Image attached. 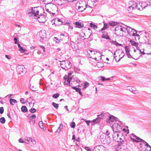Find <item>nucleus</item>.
I'll use <instances>...</instances> for the list:
<instances>
[{
  "mask_svg": "<svg viewBox=\"0 0 151 151\" xmlns=\"http://www.w3.org/2000/svg\"><path fill=\"white\" fill-rule=\"evenodd\" d=\"M61 63H60V65L61 67L63 69L65 70H68L70 68L71 66V64L70 62L67 60L63 61H59Z\"/></svg>",
  "mask_w": 151,
  "mask_h": 151,
  "instance_id": "f257e3e1",
  "label": "nucleus"
},
{
  "mask_svg": "<svg viewBox=\"0 0 151 151\" xmlns=\"http://www.w3.org/2000/svg\"><path fill=\"white\" fill-rule=\"evenodd\" d=\"M39 7H31V9L30 10V12H28V14H30L31 16H33L35 17H37V15H39V10L38 9Z\"/></svg>",
  "mask_w": 151,
  "mask_h": 151,
  "instance_id": "f03ea898",
  "label": "nucleus"
},
{
  "mask_svg": "<svg viewBox=\"0 0 151 151\" xmlns=\"http://www.w3.org/2000/svg\"><path fill=\"white\" fill-rule=\"evenodd\" d=\"M130 138L133 142H142L143 140V139H141L139 137L136 136L134 134H131L130 136Z\"/></svg>",
  "mask_w": 151,
  "mask_h": 151,
  "instance_id": "7ed1b4c3",
  "label": "nucleus"
},
{
  "mask_svg": "<svg viewBox=\"0 0 151 151\" xmlns=\"http://www.w3.org/2000/svg\"><path fill=\"white\" fill-rule=\"evenodd\" d=\"M17 72L19 74L23 75L26 72V69L23 65H19L16 68Z\"/></svg>",
  "mask_w": 151,
  "mask_h": 151,
  "instance_id": "20e7f679",
  "label": "nucleus"
},
{
  "mask_svg": "<svg viewBox=\"0 0 151 151\" xmlns=\"http://www.w3.org/2000/svg\"><path fill=\"white\" fill-rule=\"evenodd\" d=\"M39 35L41 38L40 41L42 43L45 40L46 38V32L45 30L41 31L39 32Z\"/></svg>",
  "mask_w": 151,
  "mask_h": 151,
  "instance_id": "39448f33",
  "label": "nucleus"
},
{
  "mask_svg": "<svg viewBox=\"0 0 151 151\" xmlns=\"http://www.w3.org/2000/svg\"><path fill=\"white\" fill-rule=\"evenodd\" d=\"M141 147H142L143 146H145V151H151V146L145 140H143L142 143H140Z\"/></svg>",
  "mask_w": 151,
  "mask_h": 151,
  "instance_id": "423d86ee",
  "label": "nucleus"
},
{
  "mask_svg": "<svg viewBox=\"0 0 151 151\" xmlns=\"http://www.w3.org/2000/svg\"><path fill=\"white\" fill-rule=\"evenodd\" d=\"M119 120L118 119L112 115H110L109 116L108 119H106V122L108 123H110L111 122H113L117 121Z\"/></svg>",
  "mask_w": 151,
  "mask_h": 151,
  "instance_id": "0eeeda50",
  "label": "nucleus"
},
{
  "mask_svg": "<svg viewBox=\"0 0 151 151\" xmlns=\"http://www.w3.org/2000/svg\"><path fill=\"white\" fill-rule=\"evenodd\" d=\"M126 26L127 27L126 28V29L127 30V31L128 34L130 36H134V32H137V31L134 29L132 28L129 26H128L127 25H126Z\"/></svg>",
  "mask_w": 151,
  "mask_h": 151,
  "instance_id": "6e6552de",
  "label": "nucleus"
},
{
  "mask_svg": "<svg viewBox=\"0 0 151 151\" xmlns=\"http://www.w3.org/2000/svg\"><path fill=\"white\" fill-rule=\"evenodd\" d=\"M39 16L37 17V20L40 23H45L47 20L46 17L43 14H40V15L39 14Z\"/></svg>",
  "mask_w": 151,
  "mask_h": 151,
  "instance_id": "1a4fd4ad",
  "label": "nucleus"
},
{
  "mask_svg": "<svg viewBox=\"0 0 151 151\" xmlns=\"http://www.w3.org/2000/svg\"><path fill=\"white\" fill-rule=\"evenodd\" d=\"M15 114L16 113L13 110L11 109L9 113L7 114V116L9 118L12 120Z\"/></svg>",
  "mask_w": 151,
  "mask_h": 151,
  "instance_id": "9d476101",
  "label": "nucleus"
},
{
  "mask_svg": "<svg viewBox=\"0 0 151 151\" xmlns=\"http://www.w3.org/2000/svg\"><path fill=\"white\" fill-rule=\"evenodd\" d=\"M64 80H65L64 83V84H67V85L70 86V82L72 80V78L71 77H69V76L67 77V78H66L64 76Z\"/></svg>",
  "mask_w": 151,
  "mask_h": 151,
  "instance_id": "9b49d317",
  "label": "nucleus"
},
{
  "mask_svg": "<svg viewBox=\"0 0 151 151\" xmlns=\"http://www.w3.org/2000/svg\"><path fill=\"white\" fill-rule=\"evenodd\" d=\"M101 37L103 38H104L109 40H110L111 39L108 35V33L106 32H103V34L101 36Z\"/></svg>",
  "mask_w": 151,
  "mask_h": 151,
  "instance_id": "f8f14e48",
  "label": "nucleus"
},
{
  "mask_svg": "<svg viewBox=\"0 0 151 151\" xmlns=\"http://www.w3.org/2000/svg\"><path fill=\"white\" fill-rule=\"evenodd\" d=\"M74 24L76 28H81L83 26V22L77 21Z\"/></svg>",
  "mask_w": 151,
  "mask_h": 151,
  "instance_id": "ddd939ff",
  "label": "nucleus"
},
{
  "mask_svg": "<svg viewBox=\"0 0 151 151\" xmlns=\"http://www.w3.org/2000/svg\"><path fill=\"white\" fill-rule=\"evenodd\" d=\"M71 88L75 90L76 91L78 92L79 94L83 96V94L82 92L81 91V89L78 88H77L76 86L73 87Z\"/></svg>",
  "mask_w": 151,
  "mask_h": 151,
  "instance_id": "4468645a",
  "label": "nucleus"
},
{
  "mask_svg": "<svg viewBox=\"0 0 151 151\" xmlns=\"http://www.w3.org/2000/svg\"><path fill=\"white\" fill-rule=\"evenodd\" d=\"M99 118H97L92 121L91 124L92 125H94L96 124L99 123Z\"/></svg>",
  "mask_w": 151,
  "mask_h": 151,
  "instance_id": "2eb2a0df",
  "label": "nucleus"
},
{
  "mask_svg": "<svg viewBox=\"0 0 151 151\" xmlns=\"http://www.w3.org/2000/svg\"><path fill=\"white\" fill-rule=\"evenodd\" d=\"M55 18H57L56 21L58 22V23L56 24V26H58L60 25H61L63 24V22L62 20L56 17Z\"/></svg>",
  "mask_w": 151,
  "mask_h": 151,
  "instance_id": "dca6fc26",
  "label": "nucleus"
},
{
  "mask_svg": "<svg viewBox=\"0 0 151 151\" xmlns=\"http://www.w3.org/2000/svg\"><path fill=\"white\" fill-rule=\"evenodd\" d=\"M17 45V46L19 49V50L21 52H24L26 51V50L23 48V47L21 46L20 45L19 43H18Z\"/></svg>",
  "mask_w": 151,
  "mask_h": 151,
  "instance_id": "f3484780",
  "label": "nucleus"
},
{
  "mask_svg": "<svg viewBox=\"0 0 151 151\" xmlns=\"http://www.w3.org/2000/svg\"><path fill=\"white\" fill-rule=\"evenodd\" d=\"M118 125L119 124L117 123H114L111 126V124L110 125V126L111 127L114 132V131H115L116 129L117 128Z\"/></svg>",
  "mask_w": 151,
  "mask_h": 151,
  "instance_id": "a211bd4d",
  "label": "nucleus"
},
{
  "mask_svg": "<svg viewBox=\"0 0 151 151\" xmlns=\"http://www.w3.org/2000/svg\"><path fill=\"white\" fill-rule=\"evenodd\" d=\"M119 23V22H115L114 21H111L109 22L108 23L112 27L116 26L117 25V24H118Z\"/></svg>",
  "mask_w": 151,
  "mask_h": 151,
  "instance_id": "6ab92c4d",
  "label": "nucleus"
},
{
  "mask_svg": "<svg viewBox=\"0 0 151 151\" xmlns=\"http://www.w3.org/2000/svg\"><path fill=\"white\" fill-rule=\"evenodd\" d=\"M140 3L141 4L142 7V10L144 9L146 7H147V6L148 4H147L145 2H140Z\"/></svg>",
  "mask_w": 151,
  "mask_h": 151,
  "instance_id": "aec40b11",
  "label": "nucleus"
},
{
  "mask_svg": "<svg viewBox=\"0 0 151 151\" xmlns=\"http://www.w3.org/2000/svg\"><path fill=\"white\" fill-rule=\"evenodd\" d=\"M122 131V127L119 124L117 128L116 129L114 132H120Z\"/></svg>",
  "mask_w": 151,
  "mask_h": 151,
  "instance_id": "412c9836",
  "label": "nucleus"
},
{
  "mask_svg": "<svg viewBox=\"0 0 151 151\" xmlns=\"http://www.w3.org/2000/svg\"><path fill=\"white\" fill-rule=\"evenodd\" d=\"M9 102L10 105H13L15 103L17 102V101L15 99H11L9 100Z\"/></svg>",
  "mask_w": 151,
  "mask_h": 151,
  "instance_id": "4be33fe9",
  "label": "nucleus"
},
{
  "mask_svg": "<svg viewBox=\"0 0 151 151\" xmlns=\"http://www.w3.org/2000/svg\"><path fill=\"white\" fill-rule=\"evenodd\" d=\"M140 4L139 2L137 3L136 8L138 10L141 11L142 10V8L141 7L142 6Z\"/></svg>",
  "mask_w": 151,
  "mask_h": 151,
  "instance_id": "5701e85b",
  "label": "nucleus"
},
{
  "mask_svg": "<svg viewBox=\"0 0 151 151\" xmlns=\"http://www.w3.org/2000/svg\"><path fill=\"white\" fill-rule=\"evenodd\" d=\"M21 110L24 113L28 111L27 109L26 106H22Z\"/></svg>",
  "mask_w": 151,
  "mask_h": 151,
  "instance_id": "b1692460",
  "label": "nucleus"
},
{
  "mask_svg": "<svg viewBox=\"0 0 151 151\" xmlns=\"http://www.w3.org/2000/svg\"><path fill=\"white\" fill-rule=\"evenodd\" d=\"M89 26L93 28L94 29H96L98 28L97 26L92 22H91L90 23Z\"/></svg>",
  "mask_w": 151,
  "mask_h": 151,
  "instance_id": "393cba45",
  "label": "nucleus"
},
{
  "mask_svg": "<svg viewBox=\"0 0 151 151\" xmlns=\"http://www.w3.org/2000/svg\"><path fill=\"white\" fill-rule=\"evenodd\" d=\"M44 3L46 4H50L53 1V0H41Z\"/></svg>",
  "mask_w": 151,
  "mask_h": 151,
  "instance_id": "a878e982",
  "label": "nucleus"
},
{
  "mask_svg": "<svg viewBox=\"0 0 151 151\" xmlns=\"http://www.w3.org/2000/svg\"><path fill=\"white\" fill-rule=\"evenodd\" d=\"M130 5H131L132 6L134 9L136 8L137 3L134 1H132L131 2Z\"/></svg>",
  "mask_w": 151,
  "mask_h": 151,
  "instance_id": "bb28decb",
  "label": "nucleus"
},
{
  "mask_svg": "<svg viewBox=\"0 0 151 151\" xmlns=\"http://www.w3.org/2000/svg\"><path fill=\"white\" fill-rule=\"evenodd\" d=\"M129 42L132 45L134 46L135 47H137V45L138 44V43L133 41L132 40H130Z\"/></svg>",
  "mask_w": 151,
  "mask_h": 151,
  "instance_id": "cd10ccee",
  "label": "nucleus"
},
{
  "mask_svg": "<svg viewBox=\"0 0 151 151\" xmlns=\"http://www.w3.org/2000/svg\"><path fill=\"white\" fill-rule=\"evenodd\" d=\"M99 151H105V148L102 145H99Z\"/></svg>",
  "mask_w": 151,
  "mask_h": 151,
  "instance_id": "c85d7f7f",
  "label": "nucleus"
},
{
  "mask_svg": "<svg viewBox=\"0 0 151 151\" xmlns=\"http://www.w3.org/2000/svg\"><path fill=\"white\" fill-rule=\"evenodd\" d=\"M114 132V133L112 134L113 140L115 141H117L116 137V132Z\"/></svg>",
  "mask_w": 151,
  "mask_h": 151,
  "instance_id": "c756f323",
  "label": "nucleus"
},
{
  "mask_svg": "<svg viewBox=\"0 0 151 151\" xmlns=\"http://www.w3.org/2000/svg\"><path fill=\"white\" fill-rule=\"evenodd\" d=\"M143 39L145 40L144 42L143 43H147L148 45H150V43H149V40H148V39H147V37L146 36H144L143 37Z\"/></svg>",
  "mask_w": 151,
  "mask_h": 151,
  "instance_id": "7c9ffc66",
  "label": "nucleus"
},
{
  "mask_svg": "<svg viewBox=\"0 0 151 151\" xmlns=\"http://www.w3.org/2000/svg\"><path fill=\"white\" fill-rule=\"evenodd\" d=\"M120 27H121V26H118L115 27V30H114L115 31V34L117 35H119V34L117 35V33H118V32H116L117 31H119V30H120Z\"/></svg>",
  "mask_w": 151,
  "mask_h": 151,
  "instance_id": "2f4dec72",
  "label": "nucleus"
},
{
  "mask_svg": "<svg viewBox=\"0 0 151 151\" xmlns=\"http://www.w3.org/2000/svg\"><path fill=\"white\" fill-rule=\"evenodd\" d=\"M96 65L99 68H102L104 66V64L102 62H97Z\"/></svg>",
  "mask_w": 151,
  "mask_h": 151,
  "instance_id": "473e14b6",
  "label": "nucleus"
},
{
  "mask_svg": "<svg viewBox=\"0 0 151 151\" xmlns=\"http://www.w3.org/2000/svg\"><path fill=\"white\" fill-rule=\"evenodd\" d=\"M111 42L113 44H114L116 46H119L122 45V44L118 43L116 41L112 40V41H111Z\"/></svg>",
  "mask_w": 151,
  "mask_h": 151,
  "instance_id": "72a5a7b5",
  "label": "nucleus"
},
{
  "mask_svg": "<svg viewBox=\"0 0 151 151\" xmlns=\"http://www.w3.org/2000/svg\"><path fill=\"white\" fill-rule=\"evenodd\" d=\"M111 143V140L109 139H105L103 141V143L104 144H109Z\"/></svg>",
  "mask_w": 151,
  "mask_h": 151,
  "instance_id": "f704fd0d",
  "label": "nucleus"
},
{
  "mask_svg": "<svg viewBox=\"0 0 151 151\" xmlns=\"http://www.w3.org/2000/svg\"><path fill=\"white\" fill-rule=\"evenodd\" d=\"M63 125L62 124H60V126L59 127L58 129L56 131V132L59 133L61 131V129L63 128Z\"/></svg>",
  "mask_w": 151,
  "mask_h": 151,
  "instance_id": "c9c22d12",
  "label": "nucleus"
},
{
  "mask_svg": "<svg viewBox=\"0 0 151 151\" xmlns=\"http://www.w3.org/2000/svg\"><path fill=\"white\" fill-rule=\"evenodd\" d=\"M75 45H76V43L73 42V43H71L70 45L71 47L72 48L73 50H76V47Z\"/></svg>",
  "mask_w": 151,
  "mask_h": 151,
  "instance_id": "e433bc0d",
  "label": "nucleus"
},
{
  "mask_svg": "<svg viewBox=\"0 0 151 151\" xmlns=\"http://www.w3.org/2000/svg\"><path fill=\"white\" fill-rule=\"evenodd\" d=\"M89 86V83L86 81H85L84 83V87L83 88V89L84 90L86 89Z\"/></svg>",
  "mask_w": 151,
  "mask_h": 151,
  "instance_id": "4c0bfd02",
  "label": "nucleus"
},
{
  "mask_svg": "<svg viewBox=\"0 0 151 151\" xmlns=\"http://www.w3.org/2000/svg\"><path fill=\"white\" fill-rule=\"evenodd\" d=\"M52 105L56 109H58V108L59 104L53 102L52 103Z\"/></svg>",
  "mask_w": 151,
  "mask_h": 151,
  "instance_id": "58836bf2",
  "label": "nucleus"
},
{
  "mask_svg": "<svg viewBox=\"0 0 151 151\" xmlns=\"http://www.w3.org/2000/svg\"><path fill=\"white\" fill-rule=\"evenodd\" d=\"M5 122L6 120L4 117H1L0 118V122L1 123L4 124L5 123Z\"/></svg>",
  "mask_w": 151,
  "mask_h": 151,
  "instance_id": "ea45409f",
  "label": "nucleus"
},
{
  "mask_svg": "<svg viewBox=\"0 0 151 151\" xmlns=\"http://www.w3.org/2000/svg\"><path fill=\"white\" fill-rule=\"evenodd\" d=\"M86 9V7L85 8H83V6H78V10H79L78 11L82 12L84 10Z\"/></svg>",
  "mask_w": 151,
  "mask_h": 151,
  "instance_id": "a19ab883",
  "label": "nucleus"
},
{
  "mask_svg": "<svg viewBox=\"0 0 151 151\" xmlns=\"http://www.w3.org/2000/svg\"><path fill=\"white\" fill-rule=\"evenodd\" d=\"M105 135H104V134H101L100 136V139L101 141V142H103V141L104 140L105 138Z\"/></svg>",
  "mask_w": 151,
  "mask_h": 151,
  "instance_id": "79ce46f5",
  "label": "nucleus"
},
{
  "mask_svg": "<svg viewBox=\"0 0 151 151\" xmlns=\"http://www.w3.org/2000/svg\"><path fill=\"white\" fill-rule=\"evenodd\" d=\"M56 19H57L55 18L51 21L52 25L55 24V26H56V24L58 23V22L56 21Z\"/></svg>",
  "mask_w": 151,
  "mask_h": 151,
  "instance_id": "37998d69",
  "label": "nucleus"
},
{
  "mask_svg": "<svg viewBox=\"0 0 151 151\" xmlns=\"http://www.w3.org/2000/svg\"><path fill=\"white\" fill-rule=\"evenodd\" d=\"M36 115L35 114H33L32 115L30 116L29 117V119H30L29 122H31V120L35 119L36 118Z\"/></svg>",
  "mask_w": 151,
  "mask_h": 151,
  "instance_id": "c03bdc74",
  "label": "nucleus"
},
{
  "mask_svg": "<svg viewBox=\"0 0 151 151\" xmlns=\"http://www.w3.org/2000/svg\"><path fill=\"white\" fill-rule=\"evenodd\" d=\"M105 114L104 113H101V114L97 116L98 117L97 118H99V122H100V119H102L103 116Z\"/></svg>",
  "mask_w": 151,
  "mask_h": 151,
  "instance_id": "a18cd8bd",
  "label": "nucleus"
},
{
  "mask_svg": "<svg viewBox=\"0 0 151 151\" xmlns=\"http://www.w3.org/2000/svg\"><path fill=\"white\" fill-rule=\"evenodd\" d=\"M60 94L58 93H56L53 94L52 96V97L54 99H57L59 97Z\"/></svg>",
  "mask_w": 151,
  "mask_h": 151,
  "instance_id": "49530a36",
  "label": "nucleus"
},
{
  "mask_svg": "<svg viewBox=\"0 0 151 151\" xmlns=\"http://www.w3.org/2000/svg\"><path fill=\"white\" fill-rule=\"evenodd\" d=\"M29 87L30 89L34 91H36V88H35L34 86H32L30 84L29 85Z\"/></svg>",
  "mask_w": 151,
  "mask_h": 151,
  "instance_id": "de8ad7c7",
  "label": "nucleus"
},
{
  "mask_svg": "<svg viewBox=\"0 0 151 151\" xmlns=\"http://www.w3.org/2000/svg\"><path fill=\"white\" fill-rule=\"evenodd\" d=\"M39 125L40 127L42 129H43L44 127V125L43 124V122L42 121H40L39 122Z\"/></svg>",
  "mask_w": 151,
  "mask_h": 151,
  "instance_id": "09e8293b",
  "label": "nucleus"
},
{
  "mask_svg": "<svg viewBox=\"0 0 151 151\" xmlns=\"http://www.w3.org/2000/svg\"><path fill=\"white\" fill-rule=\"evenodd\" d=\"M126 52H130V48L129 46H126L125 47Z\"/></svg>",
  "mask_w": 151,
  "mask_h": 151,
  "instance_id": "8fccbe9b",
  "label": "nucleus"
},
{
  "mask_svg": "<svg viewBox=\"0 0 151 151\" xmlns=\"http://www.w3.org/2000/svg\"><path fill=\"white\" fill-rule=\"evenodd\" d=\"M104 135H105V139H109L110 140H111V138L109 136V133H108L107 134H104Z\"/></svg>",
  "mask_w": 151,
  "mask_h": 151,
  "instance_id": "3c124183",
  "label": "nucleus"
},
{
  "mask_svg": "<svg viewBox=\"0 0 151 151\" xmlns=\"http://www.w3.org/2000/svg\"><path fill=\"white\" fill-rule=\"evenodd\" d=\"M70 125L72 128H74L75 127L76 124L74 122H72L71 123Z\"/></svg>",
  "mask_w": 151,
  "mask_h": 151,
  "instance_id": "603ef678",
  "label": "nucleus"
},
{
  "mask_svg": "<svg viewBox=\"0 0 151 151\" xmlns=\"http://www.w3.org/2000/svg\"><path fill=\"white\" fill-rule=\"evenodd\" d=\"M18 37H14V43L16 44H17L18 43H19L18 42Z\"/></svg>",
  "mask_w": 151,
  "mask_h": 151,
  "instance_id": "864d4df0",
  "label": "nucleus"
},
{
  "mask_svg": "<svg viewBox=\"0 0 151 151\" xmlns=\"http://www.w3.org/2000/svg\"><path fill=\"white\" fill-rule=\"evenodd\" d=\"M126 55H127L128 57L129 58H132L134 59H135V58H134L132 56L130 55L129 52H126Z\"/></svg>",
  "mask_w": 151,
  "mask_h": 151,
  "instance_id": "5fc2aeb1",
  "label": "nucleus"
},
{
  "mask_svg": "<svg viewBox=\"0 0 151 151\" xmlns=\"http://www.w3.org/2000/svg\"><path fill=\"white\" fill-rule=\"evenodd\" d=\"M36 110L34 108H32L29 110V111L31 113H34L36 112Z\"/></svg>",
  "mask_w": 151,
  "mask_h": 151,
  "instance_id": "6e6d98bb",
  "label": "nucleus"
},
{
  "mask_svg": "<svg viewBox=\"0 0 151 151\" xmlns=\"http://www.w3.org/2000/svg\"><path fill=\"white\" fill-rule=\"evenodd\" d=\"M99 145L95 146L93 149V151H99Z\"/></svg>",
  "mask_w": 151,
  "mask_h": 151,
  "instance_id": "4d7b16f0",
  "label": "nucleus"
},
{
  "mask_svg": "<svg viewBox=\"0 0 151 151\" xmlns=\"http://www.w3.org/2000/svg\"><path fill=\"white\" fill-rule=\"evenodd\" d=\"M134 8H133L132 6L131 5V6H129V7L128 8V11L130 12H132V10H133Z\"/></svg>",
  "mask_w": 151,
  "mask_h": 151,
  "instance_id": "13d9d810",
  "label": "nucleus"
},
{
  "mask_svg": "<svg viewBox=\"0 0 151 151\" xmlns=\"http://www.w3.org/2000/svg\"><path fill=\"white\" fill-rule=\"evenodd\" d=\"M104 27L106 29L109 28V24H108L104 22Z\"/></svg>",
  "mask_w": 151,
  "mask_h": 151,
  "instance_id": "bf43d9fd",
  "label": "nucleus"
},
{
  "mask_svg": "<svg viewBox=\"0 0 151 151\" xmlns=\"http://www.w3.org/2000/svg\"><path fill=\"white\" fill-rule=\"evenodd\" d=\"M20 101L22 104H25L26 103V100L23 98H21L20 100Z\"/></svg>",
  "mask_w": 151,
  "mask_h": 151,
  "instance_id": "052dcab7",
  "label": "nucleus"
},
{
  "mask_svg": "<svg viewBox=\"0 0 151 151\" xmlns=\"http://www.w3.org/2000/svg\"><path fill=\"white\" fill-rule=\"evenodd\" d=\"M4 112V109L3 107H0V114H2Z\"/></svg>",
  "mask_w": 151,
  "mask_h": 151,
  "instance_id": "680f3d73",
  "label": "nucleus"
},
{
  "mask_svg": "<svg viewBox=\"0 0 151 151\" xmlns=\"http://www.w3.org/2000/svg\"><path fill=\"white\" fill-rule=\"evenodd\" d=\"M125 139V141L126 142V144L127 145L129 146V144L130 142H131V141L129 139L127 140V139Z\"/></svg>",
  "mask_w": 151,
  "mask_h": 151,
  "instance_id": "e2e57ef3",
  "label": "nucleus"
},
{
  "mask_svg": "<svg viewBox=\"0 0 151 151\" xmlns=\"http://www.w3.org/2000/svg\"><path fill=\"white\" fill-rule=\"evenodd\" d=\"M85 149L87 151H92V150L90 149L88 147H85Z\"/></svg>",
  "mask_w": 151,
  "mask_h": 151,
  "instance_id": "0e129e2a",
  "label": "nucleus"
},
{
  "mask_svg": "<svg viewBox=\"0 0 151 151\" xmlns=\"http://www.w3.org/2000/svg\"><path fill=\"white\" fill-rule=\"evenodd\" d=\"M139 50V52H140V53L141 54H142V55H144L145 54V53L144 52V49H143V51H142L140 49Z\"/></svg>",
  "mask_w": 151,
  "mask_h": 151,
  "instance_id": "69168bd1",
  "label": "nucleus"
},
{
  "mask_svg": "<svg viewBox=\"0 0 151 151\" xmlns=\"http://www.w3.org/2000/svg\"><path fill=\"white\" fill-rule=\"evenodd\" d=\"M136 33L137 32H135V33H134V36H136V37H138V39L139 40V34H136Z\"/></svg>",
  "mask_w": 151,
  "mask_h": 151,
  "instance_id": "338daca9",
  "label": "nucleus"
},
{
  "mask_svg": "<svg viewBox=\"0 0 151 151\" xmlns=\"http://www.w3.org/2000/svg\"><path fill=\"white\" fill-rule=\"evenodd\" d=\"M40 47L43 50L44 52H45V47H44V46H42V45H40Z\"/></svg>",
  "mask_w": 151,
  "mask_h": 151,
  "instance_id": "774afa93",
  "label": "nucleus"
}]
</instances>
